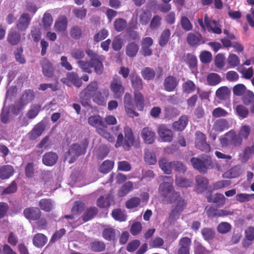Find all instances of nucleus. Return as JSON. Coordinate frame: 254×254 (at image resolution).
Listing matches in <instances>:
<instances>
[{"instance_id":"obj_1","label":"nucleus","mask_w":254,"mask_h":254,"mask_svg":"<svg viewBox=\"0 0 254 254\" xmlns=\"http://www.w3.org/2000/svg\"><path fill=\"white\" fill-rule=\"evenodd\" d=\"M163 183L159 187V193L163 202L174 203L170 213L169 219L171 222L177 220L186 206L187 203L180 195L174 190L173 187V179L171 176H161Z\"/></svg>"},{"instance_id":"obj_2","label":"nucleus","mask_w":254,"mask_h":254,"mask_svg":"<svg viewBox=\"0 0 254 254\" xmlns=\"http://www.w3.org/2000/svg\"><path fill=\"white\" fill-rule=\"evenodd\" d=\"M88 145V141L87 139H84L81 144H72L68 151L65 153V159H69V163H73L78 157L84 154Z\"/></svg>"},{"instance_id":"obj_3","label":"nucleus","mask_w":254,"mask_h":254,"mask_svg":"<svg viewBox=\"0 0 254 254\" xmlns=\"http://www.w3.org/2000/svg\"><path fill=\"white\" fill-rule=\"evenodd\" d=\"M125 141L123 142L124 136L122 133H120L118 137L115 147L118 148L123 145L124 148L126 150H128L130 147L133 145L134 138L133 136L131 129L126 126L124 127Z\"/></svg>"},{"instance_id":"obj_4","label":"nucleus","mask_w":254,"mask_h":254,"mask_svg":"<svg viewBox=\"0 0 254 254\" xmlns=\"http://www.w3.org/2000/svg\"><path fill=\"white\" fill-rule=\"evenodd\" d=\"M190 161L193 168L202 173H205L213 166L211 158L207 155H203L200 158H192Z\"/></svg>"},{"instance_id":"obj_5","label":"nucleus","mask_w":254,"mask_h":254,"mask_svg":"<svg viewBox=\"0 0 254 254\" xmlns=\"http://www.w3.org/2000/svg\"><path fill=\"white\" fill-rule=\"evenodd\" d=\"M34 97V92L31 90H26L22 94L20 100L12 107L11 112L18 115L24 107L32 101Z\"/></svg>"},{"instance_id":"obj_6","label":"nucleus","mask_w":254,"mask_h":254,"mask_svg":"<svg viewBox=\"0 0 254 254\" xmlns=\"http://www.w3.org/2000/svg\"><path fill=\"white\" fill-rule=\"evenodd\" d=\"M111 91L116 99L120 98L124 93V87L122 85L121 79L120 77H114L110 85Z\"/></svg>"},{"instance_id":"obj_7","label":"nucleus","mask_w":254,"mask_h":254,"mask_svg":"<svg viewBox=\"0 0 254 254\" xmlns=\"http://www.w3.org/2000/svg\"><path fill=\"white\" fill-rule=\"evenodd\" d=\"M98 84L96 82H91L80 94L81 99L87 101L93 98L98 92Z\"/></svg>"},{"instance_id":"obj_8","label":"nucleus","mask_w":254,"mask_h":254,"mask_svg":"<svg viewBox=\"0 0 254 254\" xmlns=\"http://www.w3.org/2000/svg\"><path fill=\"white\" fill-rule=\"evenodd\" d=\"M195 144L196 148L202 151L206 152L210 151V147L209 144L206 142V137L205 135L199 131L195 133Z\"/></svg>"},{"instance_id":"obj_9","label":"nucleus","mask_w":254,"mask_h":254,"mask_svg":"<svg viewBox=\"0 0 254 254\" xmlns=\"http://www.w3.org/2000/svg\"><path fill=\"white\" fill-rule=\"evenodd\" d=\"M157 132L163 141L169 142L173 140V131L167 126L165 125L159 126L158 127Z\"/></svg>"},{"instance_id":"obj_10","label":"nucleus","mask_w":254,"mask_h":254,"mask_svg":"<svg viewBox=\"0 0 254 254\" xmlns=\"http://www.w3.org/2000/svg\"><path fill=\"white\" fill-rule=\"evenodd\" d=\"M32 17V16H31L28 13H22L17 21L16 26L18 30L21 32L26 31L30 25Z\"/></svg>"},{"instance_id":"obj_11","label":"nucleus","mask_w":254,"mask_h":254,"mask_svg":"<svg viewBox=\"0 0 254 254\" xmlns=\"http://www.w3.org/2000/svg\"><path fill=\"white\" fill-rule=\"evenodd\" d=\"M109 92L107 89H103L98 91L96 94L93 96V101L99 105L105 106L106 101L109 97Z\"/></svg>"},{"instance_id":"obj_12","label":"nucleus","mask_w":254,"mask_h":254,"mask_svg":"<svg viewBox=\"0 0 254 254\" xmlns=\"http://www.w3.org/2000/svg\"><path fill=\"white\" fill-rule=\"evenodd\" d=\"M204 22L208 31L218 34L221 33L222 30L219 23L214 20H210L207 14L204 15Z\"/></svg>"},{"instance_id":"obj_13","label":"nucleus","mask_w":254,"mask_h":254,"mask_svg":"<svg viewBox=\"0 0 254 254\" xmlns=\"http://www.w3.org/2000/svg\"><path fill=\"white\" fill-rule=\"evenodd\" d=\"M24 216L29 220H36L40 218L41 212L37 207H29L23 211Z\"/></svg>"},{"instance_id":"obj_14","label":"nucleus","mask_w":254,"mask_h":254,"mask_svg":"<svg viewBox=\"0 0 254 254\" xmlns=\"http://www.w3.org/2000/svg\"><path fill=\"white\" fill-rule=\"evenodd\" d=\"M205 210L207 216L210 218L225 216L230 214L228 211L223 209H217L213 207H206Z\"/></svg>"},{"instance_id":"obj_15","label":"nucleus","mask_w":254,"mask_h":254,"mask_svg":"<svg viewBox=\"0 0 254 254\" xmlns=\"http://www.w3.org/2000/svg\"><path fill=\"white\" fill-rule=\"evenodd\" d=\"M43 74L47 77H52L54 75V68L51 63L46 59L41 61Z\"/></svg>"},{"instance_id":"obj_16","label":"nucleus","mask_w":254,"mask_h":254,"mask_svg":"<svg viewBox=\"0 0 254 254\" xmlns=\"http://www.w3.org/2000/svg\"><path fill=\"white\" fill-rule=\"evenodd\" d=\"M187 40L189 44L191 46H197L204 43L202 36L198 33H189Z\"/></svg>"},{"instance_id":"obj_17","label":"nucleus","mask_w":254,"mask_h":254,"mask_svg":"<svg viewBox=\"0 0 254 254\" xmlns=\"http://www.w3.org/2000/svg\"><path fill=\"white\" fill-rule=\"evenodd\" d=\"M141 136L145 143L151 144L154 141L155 134L149 127H145L141 131Z\"/></svg>"},{"instance_id":"obj_18","label":"nucleus","mask_w":254,"mask_h":254,"mask_svg":"<svg viewBox=\"0 0 254 254\" xmlns=\"http://www.w3.org/2000/svg\"><path fill=\"white\" fill-rule=\"evenodd\" d=\"M67 26V18L64 16L58 17L54 24V29L59 32H64L66 30Z\"/></svg>"},{"instance_id":"obj_19","label":"nucleus","mask_w":254,"mask_h":254,"mask_svg":"<svg viewBox=\"0 0 254 254\" xmlns=\"http://www.w3.org/2000/svg\"><path fill=\"white\" fill-rule=\"evenodd\" d=\"M58 156L56 153L53 152L46 153L44 155L42 162L44 164L48 166H53L57 161Z\"/></svg>"},{"instance_id":"obj_20","label":"nucleus","mask_w":254,"mask_h":254,"mask_svg":"<svg viewBox=\"0 0 254 254\" xmlns=\"http://www.w3.org/2000/svg\"><path fill=\"white\" fill-rule=\"evenodd\" d=\"M178 84V81L172 76L167 77L164 82L165 89L169 92L173 91Z\"/></svg>"},{"instance_id":"obj_21","label":"nucleus","mask_w":254,"mask_h":254,"mask_svg":"<svg viewBox=\"0 0 254 254\" xmlns=\"http://www.w3.org/2000/svg\"><path fill=\"white\" fill-rule=\"evenodd\" d=\"M65 80L67 81H64V82L69 86L70 85L69 82H71V84H73L77 87H80L82 85L81 79L79 78L78 75L74 72L68 73Z\"/></svg>"},{"instance_id":"obj_22","label":"nucleus","mask_w":254,"mask_h":254,"mask_svg":"<svg viewBox=\"0 0 254 254\" xmlns=\"http://www.w3.org/2000/svg\"><path fill=\"white\" fill-rule=\"evenodd\" d=\"M88 124L92 127L97 128H100L104 127V122L102 118L99 115H93L88 119Z\"/></svg>"},{"instance_id":"obj_23","label":"nucleus","mask_w":254,"mask_h":254,"mask_svg":"<svg viewBox=\"0 0 254 254\" xmlns=\"http://www.w3.org/2000/svg\"><path fill=\"white\" fill-rule=\"evenodd\" d=\"M21 39L20 34L13 29H10L8 32L7 40L8 42L12 45H17Z\"/></svg>"},{"instance_id":"obj_24","label":"nucleus","mask_w":254,"mask_h":254,"mask_svg":"<svg viewBox=\"0 0 254 254\" xmlns=\"http://www.w3.org/2000/svg\"><path fill=\"white\" fill-rule=\"evenodd\" d=\"M227 135L230 136L231 141V145L235 147L240 146L243 142V139L234 130H231L227 132Z\"/></svg>"},{"instance_id":"obj_25","label":"nucleus","mask_w":254,"mask_h":254,"mask_svg":"<svg viewBox=\"0 0 254 254\" xmlns=\"http://www.w3.org/2000/svg\"><path fill=\"white\" fill-rule=\"evenodd\" d=\"M188 123V118L186 116H181L178 121L173 123L172 127L175 130L182 131L185 129Z\"/></svg>"},{"instance_id":"obj_26","label":"nucleus","mask_w":254,"mask_h":254,"mask_svg":"<svg viewBox=\"0 0 254 254\" xmlns=\"http://www.w3.org/2000/svg\"><path fill=\"white\" fill-rule=\"evenodd\" d=\"M196 183V190L198 192L204 191L207 188L208 180L206 178L201 176H197L195 178Z\"/></svg>"},{"instance_id":"obj_27","label":"nucleus","mask_w":254,"mask_h":254,"mask_svg":"<svg viewBox=\"0 0 254 254\" xmlns=\"http://www.w3.org/2000/svg\"><path fill=\"white\" fill-rule=\"evenodd\" d=\"M137 21L142 25H146L149 22L151 17V14L148 11L140 10L137 14Z\"/></svg>"},{"instance_id":"obj_28","label":"nucleus","mask_w":254,"mask_h":254,"mask_svg":"<svg viewBox=\"0 0 254 254\" xmlns=\"http://www.w3.org/2000/svg\"><path fill=\"white\" fill-rule=\"evenodd\" d=\"M14 169L10 165H4L0 168V178L1 179H7L12 176Z\"/></svg>"},{"instance_id":"obj_29","label":"nucleus","mask_w":254,"mask_h":254,"mask_svg":"<svg viewBox=\"0 0 254 254\" xmlns=\"http://www.w3.org/2000/svg\"><path fill=\"white\" fill-rule=\"evenodd\" d=\"M228 123L226 120L221 119L217 120L213 125V129L218 132H222L228 128Z\"/></svg>"},{"instance_id":"obj_30","label":"nucleus","mask_w":254,"mask_h":254,"mask_svg":"<svg viewBox=\"0 0 254 254\" xmlns=\"http://www.w3.org/2000/svg\"><path fill=\"white\" fill-rule=\"evenodd\" d=\"M159 165L164 173L170 174L173 168V162H169L165 158H162L159 161Z\"/></svg>"},{"instance_id":"obj_31","label":"nucleus","mask_w":254,"mask_h":254,"mask_svg":"<svg viewBox=\"0 0 254 254\" xmlns=\"http://www.w3.org/2000/svg\"><path fill=\"white\" fill-rule=\"evenodd\" d=\"M44 126L42 124L39 123L35 126L34 127L29 133L31 139L34 140L39 137L44 130Z\"/></svg>"},{"instance_id":"obj_32","label":"nucleus","mask_w":254,"mask_h":254,"mask_svg":"<svg viewBox=\"0 0 254 254\" xmlns=\"http://www.w3.org/2000/svg\"><path fill=\"white\" fill-rule=\"evenodd\" d=\"M225 197L222 193H216L207 197V200L209 202L217 204L219 206H223L225 203Z\"/></svg>"},{"instance_id":"obj_33","label":"nucleus","mask_w":254,"mask_h":254,"mask_svg":"<svg viewBox=\"0 0 254 254\" xmlns=\"http://www.w3.org/2000/svg\"><path fill=\"white\" fill-rule=\"evenodd\" d=\"M40 208L46 212L51 211L54 207V202L50 199H42L39 203Z\"/></svg>"},{"instance_id":"obj_34","label":"nucleus","mask_w":254,"mask_h":254,"mask_svg":"<svg viewBox=\"0 0 254 254\" xmlns=\"http://www.w3.org/2000/svg\"><path fill=\"white\" fill-rule=\"evenodd\" d=\"M216 96L220 100H226L229 97L230 91L227 86H222L216 91Z\"/></svg>"},{"instance_id":"obj_35","label":"nucleus","mask_w":254,"mask_h":254,"mask_svg":"<svg viewBox=\"0 0 254 254\" xmlns=\"http://www.w3.org/2000/svg\"><path fill=\"white\" fill-rule=\"evenodd\" d=\"M113 197L111 194L101 196L97 201V205L101 208L107 207L110 205L111 201L113 200Z\"/></svg>"},{"instance_id":"obj_36","label":"nucleus","mask_w":254,"mask_h":254,"mask_svg":"<svg viewBox=\"0 0 254 254\" xmlns=\"http://www.w3.org/2000/svg\"><path fill=\"white\" fill-rule=\"evenodd\" d=\"M47 242V237L43 234L38 233L33 238V244L37 247L44 246Z\"/></svg>"},{"instance_id":"obj_37","label":"nucleus","mask_w":254,"mask_h":254,"mask_svg":"<svg viewBox=\"0 0 254 254\" xmlns=\"http://www.w3.org/2000/svg\"><path fill=\"white\" fill-rule=\"evenodd\" d=\"M144 159L145 161L149 165H154L157 162L155 153L148 149L145 150Z\"/></svg>"},{"instance_id":"obj_38","label":"nucleus","mask_w":254,"mask_h":254,"mask_svg":"<svg viewBox=\"0 0 254 254\" xmlns=\"http://www.w3.org/2000/svg\"><path fill=\"white\" fill-rule=\"evenodd\" d=\"M241 174V167L239 166H235L225 172L224 176L226 178H235L239 176Z\"/></svg>"},{"instance_id":"obj_39","label":"nucleus","mask_w":254,"mask_h":254,"mask_svg":"<svg viewBox=\"0 0 254 254\" xmlns=\"http://www.w3.org/2000/svg\"><path fill=\"white\" fill-rule=\"evenodd\" d=\"M78 66L84 72L91 73L92 72L91 68L93 67L92 61H85L79 60L77 62Z\"/></svg>"},{"instance_id":"obj_40","label":"nucleus","mask_w":254,"mask_h":254,"mask_svg":"<svg viewBox=\"0 0 254 254\" xmlns=\"http://www.w3.org/2000/svg\"><path fill=\"white\" fill-rule=\"evenodd\" d=\"M221 81L220 76L216 73H210L207 77L208 84L211 86H215L219 84Z\"/></svg>"},{"instance_id":"obj_41","label":"nucleus","mask_w":254,"mask_h":254,"mask_svg":"<svg viewBox=\"0 0 254 254\" xmlns=\"http://www.w3.org/2000/svg\"><path fill=\"white\" fill-rule=\"evenodd\" d=\"M134 98L136 106L138 110L142 111L144 108V100L143 96L140 92L135 91L134 93Z\"/></svg>"},{"instance_id":"obj_42","label":"nucleus","mask_w":254,"mask_h":254,"mask_svg":"<svg viewBox=\"0 0 254 254\" xmlns=\"http://www.w3.org/2000/svg\"><path fill=\"white\" fill-rule=\"evenodd\" d=\"M139 49L138 45L134 42L128 44L126 47V54L129 57L135 56Z\"/></svg>"},{"instance_id":"obj_43","label":"nucleus","mask_w":254,"mask_h":254,"mask_svg":"<svg viewBox=\"0 0 254 254\" xmlns=\"http://www.w3.org/2000/svg\"><path fill=\"white\" fill-rule=\"evenodd\" d=\"M133 184L132 182L128 181L123 185L118 191V195L121 197L125 196L132 189Z\"/></svg>"},{"instance_id":"obj_44","label":"nucleus","mask_w":254,"mask_h":254,"mask_svg":"<svg viewBox=\"0 0 254 254\" xmlns=\"http://www.w3.org/2000/svg\"><path fill=\"white\" fill-rule=\"evenodd\" d=\"M114 163L110 160H105L101 165L99 168V171L104 174H107L113 168Z\"/></svg>"},{"instance_id":"obj_45","label":"nucleus","mask_w":254,"mask_h":254,"mask_svg":"<svg viewBox=\"0 0 254 254\" xmlns=\"http://www.w3.org/2000/svg\"><path fill=\"white\" fill-rule=\"evenodd\" d=\"M131 81L132 83V87L134 89L135 91H137L142 89V83L141 79L138 76H134V75H130Z\"/></svg>"},{"instance_id":"obj_46","label":"nucleus","mask_w":254,"mask_h":254,"mask_svg":"<svg viewBox=\"0 0 254 254\" xmlns=\"http://www.w3.org/2000/svg\"><path fill=\"white\" fill-rule=\"evenodd\" d=\"M96 131L99 135L107 139L108 141L111 142H114V137L112 136L111 134L107 131L105 126L104 127H101L100 128L96 129Z\"/></svg>"},{"instance_id":"obj_47","label":"nucleus","mask_w":254,"mask_h":254,"mask_svg":"<svg viewBox=\"0 0 254 254\" xmlns=\"http://www.w3.org/2000/svg\"><path fill=\"white\" fill-rule=\"evenodd\" d=\"M53 19L52 15L49 13H45L42 19V23L44 29L45 30L50 29L53 24Z\"/></svg>"},{"instance_id":"obj_48","label":"nucleus","mask_w":254,"mask_h":254,"mask_svg":"<svg viewBox=\"0 0 254 254\" xmlns=\"http://www.w3.org/2000/svg\"><path fill=\"white\" fill-rule=\"evenodd\" d=\"M171 35L170 30L168 29H165L161 34L159 40V44L161 46H164L168 43Z\"/></svg>"},{"instance_id":"obj_49","label":"nucleus","mask_w":254,"mask_h":254,"mask_svg":"<svg viewBox=\"0 0 254 254\" xmlns=\"http://www.w3.org/2000/svg\"><path fill=\"white\" fill-rule=\"evenodd\" d=\"M227 63L231 68H234L240 64L238 56L234 54H230L227 58Z\"/></svg>"},{"instance_id":"obj_50","label":"nucleus","mask_w":254,"mask_h":254,"mask_svg":"<svg viewBox=\"0 0 254 254\" xmlns=\"http://www.w3.org/2000/svg\"><path fill=\"white\" fill-rule=\"evenodd\" d=\"M176 184L177 186L180 187L187 188L191 186L192 181L189 179L181 177L177 175L176 178Z\"/></svg>"},{"instance_id":"obj_51","label":"nucleus","mask_w":254,"mask_h":254,"mask_svg":"<svg viewBox=\"0 0 254 254\" xmlns=\"http://www.w3.org/2000/svg\"><path fill=\"white\" fill-rule=\"evenodd\" d=\"M112 216L116 220L120 221H125L127 219V215L124 211L120 209H115L112 211Z\"/></svg>"},{"instance_id":"obj_52","label":"nucleus","mask_w":254,"mask_h":254,"mask_svg":"<svg viewBox=\"0 0 254 254\" xmlns=\"http://www.w3.org/2000/svg\"><path fill=\"white\" fill-rule=\"evenodd\" d=\"M104 59H101L98 58L97 59H93L92 61V64H93V67L94 70L97 74H100L103 71V65L102 64V61Z\"/></svg>"},{"instance_id":"obj_53","label":"nucleus","mask_w":254,"mask_h":254,"mask_svg":"<svg viewBox=\"0 0 254 254\" xmlns=\"http://www.w3.org/2000/svg\"><path fill=\"white\" fill-rule=\"evenodd\" d=\"M127 21L123 18L116 19L114 26L115 30L118 32H121L127 27Z\"/></svg>"},{"instance_id":"obj_54","label":"nucleus","mask_w":254,"mask_h":254,"mask_svg":"<svg viewBox=\"0 0 254 254\" xmlns=\"http://www.w3.org/2000/svg\"><path fill=\"white\" fill-rule=\"evenodd\" d=\"M229 115V113L228 112L221 107L215 108L212 112V115L215 118L225 117Z\"/></svg>"},{"instance_id":"obj_55","label":"nucleus","mask_w":254,"mask_h":254,"mask_svg":"<svg viewBox=\"0 0 254 254\" xmlns=\"http://www.w3.org/2000/svg\"><path fill=\"white\" fill-rule=\"evenodd\" d=\"M236 112L237 115L241 119L247 117L249 114L248 109L243 105H238L236 108Z\"/></svg>"},{"instance_id":"obj_56","label":"nucleus","mask_w":254,"mask_h":254,"mask_svg":"<svg viewBox=\"0 0 254 254\" xmlns=\"http://www.w3.org/2000/svg\"><path fill=\"white\" fill-rule=\"evenodd\" d=\"M41 107L38 105H32L27 113V116L29 119L35 118L40 111Z\"/></svg>"},{"instance_id":"obj_57","label":"nucleus","mask_w":254,"mask_h":254,"mask_svg":"<svg viewBox=\"0 0 254 254\" xmlns=\"http://www.w3.org/2000/svg\"><path fill=\"white\" fill-rule=\"evenodd\" d=\"M141 75L144 79L146 80H151L154 78L155 76V72L153 69L150 67H145L141 71Z\"/></svg>"},{"instance_id":"obj_58","label":"nucleus","mask_w":254,"mask_h":254,"mask_svg":"<svg viewBox=\"0 0 254 254\" xmlns=\"http://www.w3.org/2000/svg\"><path fill=\"white\" fill-rule=\"evenodd\" d=\"M254 198V193L247 194V193H239L236 195V199L240 202H244L249 201L252 198Z\"/></svg>"},{"instance_id":"obj_59","label":"nucleus","mask_w":254,"mask_h":254,"mask_svg":"<svg viewBox=\"0 0 254 254\" xmlns=\"http://www.w3.org/2000/svg\"><path fill=\"white\" fill-rule=\"evenodd\" d=\"M251 132V128L248 125H243L241 127L238 134L243 139L248 138Z\"/></svg>"},{"instance_id":"obj_60","label":"nucleus","mask_w":254,"mask_h":254,"mask_svg":"<svg viewBox=\"0 0 254 254\" xmlns=\"http://www.w3.org/2000/svg\"><path fill=\"white\" fill-rule=\"evenodd\" d=\"M254 100V93L250 90H247L245 94L244 95L242 98L243 103L246 105H249L251 104Z\"/></svg>"},{"instance_id":"obj_61","label":"nucleus","mask_w":254,"mask_h":254,"mask_svg":"<svg viewBox=\"0 0 254 254\" xmlns=\"http://www.w3.org/2000/svg\"><path fill=\"white\" fill-rule=\"evenodd\" d=\"M246 91V87L243 84H238L233 89L234 94L238 96L245 94Z\"/></svg>"},{"instance_id":"obj_62","label":"nucleus","mask_w":254,"mask_h":254,"mask_svg":"<svg viewBox=\"0 0 254 254\" xmlns=\"http://www.w3.org/2000/svg\"><path fill=\"white\" fill-rule=\"evenodd\" d=\"M180 23L182 28L185 31H189L192 29V25L188 17L186 16H182Z\"/></svg>"},{"instance_id":"obj_63","label":"nucleus","mask_w":254,"mask_h":254,"mask_svg":"<svg viewBox=\"0 0 254 254\" xmlns=\"http://www.w3.org/2000/svg\"><path fill=\"white\" fill-rule=\"evenodd\" d=\"M239 71L242 74V77L246 79H252L254 77V70L252 67L246 68H243Z\"/></svg>"},{"instance_id":"obj_64","label":"nucleus","mask_w":254,"mask_h":254,"mask_svg":"<svg viewBox=\"0 0 254 254\" xmlns=\"http://www.w3.org/2000/svg\"><path fill=\"white\" fill-rule=\"evenodd\" d=\"M140 203V199L137 197H133L128 200L126 203L127 208L131 209L136 207Z\"/></svg>"}]
</instances>
